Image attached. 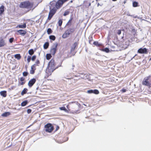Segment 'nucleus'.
Segmentation results:
<instances>
[{"mask_svg":"<svg viewBox=\"0 0 151 151\" xmlns=\"http://www.w3.org/2000/svg\"><path fill=\"white\" fill-rule=\"evenodd\" d=\"M33 3L27 1L21 2L19 6L21 8H26L30 10L33 7Z\"/></svg>","mask_w":151,"mask_h":151,"instance_id":"obj_1","label":"nucleus"},{"mask_svg":"<svg viewBox=\"0 0 151 151\" xmlns=\"http://www.w3.org/2000/svg\"><path fill=\"white\" fill-rule=\"evenodd\" d=\"M55 63L54 62V60L53 59H52L49 62L47 68L48 70L50 72H53L55 69Z\"/></svg>","mask_w":151,"mask_h":151,"instance_id":"obj_2","label":"nucleus"},{"mask_svg":"<svg viewBox=\"0 0 151 151\" xmlns=\"http://www.w3.org/2000/svg\"><path fill=\"white\" fill-rule=\"evenodd\" d=\"M54 1H53L51 3V6L52 7H53V8L50 11V12L49 13L48 16V19L49 20H50L51 19V18L53 16L55 13V12H56V9H58L55 6H54V5L53 6V5H52V3Z\"/></svg>","mask_w":151,"mask_h":151,"instance_id":"obj_3","label":"nucleus"},{"mask_svg":"<svg viewBox=\"0 0 151 151\" xmlns=\"http://www.w3.org/2000/svg\"><path fill=\"white\" fill-rule=\"evenodd\" d=\"M45 131L48 132H51L53 129V127L52 125L50 123H48L45 126Z\"/></svg>","mask_w":151,"mask_h":151,"instance_id":"obj_4","label":"nucleus"},{"mask_svg":"<svg viewBox=\"0 0 151 151\" xmlns=\"http://www.w3.org/2000/svg\"><path fill=\"white\" fill-rule=\"evenodd\" d=\"M58 46L57 43H55L52 46L50 50V53L51 55H54L56 53L57 47Z\"/></svg>","mask_w":151,"mask_h":151,"instance_id":"obj_5","label":"nucleus"},{"mask_svg":"<svg viewBox=\"0 0 151 151\" xmlns=\"http://www.w3.org/2000/svg\"><path fill=\"white\" fill-rule=\"evenodd\" d=\"M150 76H149L145 78L142 82V84L144 85L150 86V83L148 81V80L150 79Z\"/></svg>","mask_w":151,"mask_h":151,"instance_id":"obj_6","label":"nucleus"},{"mask_svg":"<svg viewBox=\"0 0 151 151\" xmlns=\"http://www.w3.org/2000/svg\"><path fill=\"white\" fill-rule=\"evenodd\" d=\"M138 52L141 54H147V49L145 48H140L138 50Z\"/></svg>","mask_w":151,"mask_h":151,"instance_id":"obj_7","label":"nucleus"},{"mask_svg":"<svg viewBox=\"0 0 151 151\" xmlns=\"http://www.w3.org/2000/svg\"><path fill=\"white\" fill-rule=\"evenodd\" d=\"M36 80L35 78H32L30 80L28 83V85L29 87H31L33 84L35 83Z\"/></svg>","mask_w":151,"mask_h":151,"instance_id":"obj_8","label":"nucleus"},{"mask_svg":"<svg viewBox=\"0 0 151 151\" xmlns=\"http://www.w3.org/2000/svg\"><path fill=\"white\" fill-rule=\"evenodd\" d=\"M77 43L76 42H75L72 45L71 50H70V52L72 54V55H74V54H73V52L74 51L76 47V46L77 45Z\"/></svg>","mask_w":151,"mask_h":151,"instance_id":"obj_9","label":"nucleus"},{"mask_svg":"<svg viewBox=\"0 0 151 151\" xmlns=\"http://www.w3.org/2000/svg\"><path fill=\"white\" fill-rule=\"evenodd\" d=\"M6 43L4 40L1 39L0 40V47L6 45Z\"/></svg>","mask_w":151,"mask_h":151,"instance_id":"obj_10","label":"nucleus"},{"mask_svg":"<svg viewBox=\"0 0 151 151\" xmlns=\"http://www.w3.org/2000/svg\"><path fill=\"white\" fill-rule=\"evenodd\" d=\"M17 32L19 34L24 36L27 33L26 31L25 30H19L17 31Z\"/></svg>","mask_w":151,"mask_h":151,"instance_id":"obj_11","label":"nucleus"},{"mask_svg":"<svg viewBox=\"0 0 151 151\" xmlns=\"http://www.w3.org/2000/svg\"><path fill=\"white\" fill-rule=\"evenodd\" d=\"M36 64H34L31 66V70H30V73L31 74H33L35 73V71L36 69L35 68Z\"/></svg>","mask_w":151,"mask_h":151,"instance_id":"obj_12","label":"nucleus"},{"mask_svg":"<svg viewBox=\"0 0 151 151\" xmlns=\"http://www.w3.org/2000/svg\"><path fill=\"white\" fill-rule=\"evenodd\" d=\"M0 94L1 96L5 97L6 96V91H1L0 92Z\"/></svg>","mask_w":151,"mask_h":151,"instance_id":"obj_13","label":"nucleus"},{"mask_svg":"<svg viewBox=\"0 0 151 151\" xmlns=\"http://www.w3.org/2000/svg\"><path fill=\"white\" fill-rule=\"evenodd\" d=\"M10 113L9 112H5L1 114V116L3 117H7L10 115Z\"/></svg>","mask_w":151,"mask_h":151,"instance_id":"obj_14","label":"nucleus"},{"mask_svg":"<svg viewBox=\"0 0 151 151\" xmlns=\"http://www.w3.org/2000/svg\"><path fill=\"white\" fill-rule=\"evenodd\" d=\"M4 6L2 5L0 7V15L2 14L4 11Z\"/></svg>","mask_w":151,"mask_h":151,"instance_id":"obj_15","label":"nucleus"},{"mask_svg":"<svg viewBox=\"0 0 151 151\" xmlns=\"http://www.w3.org/2000/svg\"><path fill=\"white\" fill-rule=\"evenodd\" d=\"M14 57L18 60H19L21 58V56L20 54H16L14 55Z\"/></svg>","mask_w":151,"mask_h":151,"instance_id":"obj_16","label":"nucleus"},{"mask_svg":"<svg viewBox=\"0 0 151 151\" xmlns=\"http://www.w3.org/2000/svg\"><path fill=\"white\" fill-rule=\"evenodd\" d=\"M28 91V89L26 88H24L22 91L21 94L22 95H23L24 94L26 93Z\"/></svg>","mask_w":151,"mask_h":151,"instance_id":"obj_17","label":"nucleus"},{"mask_svg":"<svg viewBox=\"0 0 151 151\" xmlns=\"http://www.w3.org/2000/svg\"><path fill=\"white\" fill-rule=\"evenodd\" d=\"M34 53V51L33 49H31L28 51V53L31 55H33Z\"/></svg>","mask_w":151,"mask_h":151,"instance_id":"obj_18","label":"nucleus"},{"mask_svg":"<svg viewBox=\"0 0 151 151\" xmlns=\"http://www.w3.org/2000/svg\"><path fill=\"white\" fill-rule=\"evenodd\" d=\"M49 45V44L48 42H45L44 45V48L45 49H47Z\"/></svg>","mask_w":151,"mask_h":151,"instance_id":"obj_19","label":"nucleus"},{"mask_svg":"<svg viewBox=\"0 0 151 151\" xmlns=\"http://www.w3.org/2000/svg\"><path fill=\"white\" fill-rule=\"evenodd\" d=\"M28 101H25L22 102L21 104V105L22 106H24L27 104Z\"/></svg>","mask_w":151,"mask_h":151,"instance_id":"obj_20","label":"nucleus"},{"mask_svg":"<svg viewBox=\"0 0 151 151\" xmlns=\"http://www.w3.org/2000/svg\"><path fill=\"white\" fill-rule=\"evenodd\" d=\"M51 54H46V58L47 60H49L52 57L51 55Z\"/></svg>","mask_w":151,"mask_h":151,"instance_id":"obj_21","label":"nucleus"},{"mask_svg":"<svg viewBox=\"0 0 151 151\" xmlns=\"http://www.w3.org/2000/svg\"><path fill=\"white\" fill-rule=\"evenodd\" d=\"M18 26L20 28H25L26 27V25L25 23L22 25H19Z\"/></svg>","mask_w":151,"mask_h":151,"instance_id":"obj_22","label":"nucleus"},{"mask_svg":"<svg viewBox=\"0 0 151 151\" xmlns=\"http://www.w3.org/2000/svg\"><path fill=\"white\" fill-rule=\"evenodd\" d=\"M49 38L52 40H55V37L54 35H50L49 36Z\"/></svg>","mask_w":151,"mask_h":151,"instance_id":"obj_23","label":"nucleus"},{"mask_svg":"<svg viewBox=\"0 0 151 151\" xmlns=\"http://www.w3.org/2000/svg\"><path fill=\"white\" fill-rule=\"evenodd\" d=\"M52 32V31L50 28H48L47 29V32L48 35L51 34Z\"/></svg>","mask_w":151,"mask_h":151,"instance_id":"obj_24","label":"nucleus"},{"mask_svg":"<svg viewBox=\"0 0 151 151\" xmlns=\"http://www.w3.org/2000/svg\"><path fill=\"white\" fill-rule=\"evenodd\" d=\"M138 3L137 2L134 1L133 3V6L134 7H137V6Z\"/></svg>","mask_w":151,"mask_h":151,"instance_id":"obj_25","label":"nucleus"},{"mask_svg":"<svg viewBox=\"0 0 151 151\" xmlns=\"http://www.w3.org/2000/svg\"><path fill=\"white\" fill-rule=\"evenodd\" d=\"M102 51L106 52H109V50L107 48H105L102 49Z\"/></svg>","mask_w":151,"mask_h":151,"instance_id":"obj_26","label":"nucleus"},{"mask_svg":"<svg viewBox=\"0 0 151 151\" xmlns=\"http://www.w3.org/2000/svg\"><path fill=\"white\" fill-rule=\"evenodd\" d=\"M59 109L60 110H64L65 112H66L67 111L65 107H60Z\"/></svg>","mask_w":151,"mask_h":151,"instance_id":"obj_27","label":"nucleus"},{"mask_svg":"<svg viewBox=\"0 0 151 151\" xmlns=\"http://www.w3.org/2000/svg\"><path fill=\"white\" fill-rule=\"evenodd\" d=\"M68 36V35L65 32L64 34L62 36V37L63 38H65L67 37Z\"/></svg>","mask_w":151,"mask_h":151,"instance_id":"obj_28","label":"nucleus"},{"mask_svg":"<svg viewBox=\"0 0 151 151\" xmlns=\"http://www.w3.org/2000/svg\"><path fill=\"white\" fill-rule=\"evenodd\" d=\"M31 59V57L30 56H27V61L28 63H29Z\"/></svg>","mask_w":151,"mask_h":151,"instance_id":"obj_29","label":"nucleus"},{"mask_svg":"<svg viewBox=\"0 0 151 151\" xmlns=\"http://www.w3.org/2000/svg\"><path fill=\"white\" fill-rule=\"evenodd\" d=\"M58 23L59 26H61L62 23V20L60 19L58 21Z\"/></svg>","mask_w":151,"mask_h":151,"instance_id":"obj_30","label":"nucleus"},{"mask_svg":"<svg viewBox=\"0 0 151 151\" xmlns=\"http://www.w3.org/2000/svg\"><path fill=\"white\" fill-rule=\"evenodd\" d=\"M69 13V12L68 11H65L63 14V15L64 16H66L68 15Z\"/></svg>","mask_w":151,"mask_h":151,"instance_id":"obj_31","label":"nucleus"},{"mask_svg":"<svg viewBox=\"0 0 151 151\" xmlns=\"http://www.w3.org/2000/svg\"><path fill=\"white\" fill-rule=\"evenodd\" d=\"M93 93L96 94H98L99 93V91L97 90H93Z\"/></svg>","mask_w":151,"mask_h":151,"instance_id":"obj_32","label":"nucleus"},{"mask_svg":"<svg viewBox=\"0 0 151 151\" xmlns=\"http://www.w3.org/2000/svg\"><path fill=\"white\" fill-rule=\"evenodd\" d=\"M72 18H71L70 19L68 23L67 24V25H71V22L72 20Z\"/></svg>","mask_w":151,"mask_h":151,"instance_id":"obj_33","label":"nucleus"},{"mask_svg":"<svg viewBox=\"0 0 151 151\" xmlns=\"http://www.w3.org/2000/svg\"><path fill=\"white\" fill-rule=\"evenodd\" d=\"M36 55H35L33 56L32 57V58H31L32 60L33 61H34L36 59Z\"/></svg>","mask_w":151,"mask_h":151,"instance_id":"obj_34","label":"nucleus"},{"mask_svg":"<svg viewBox=\"0 0 151 151\" xmlns=\"http://www.w3.org/2000/svg\"><path fill=\"white\" fill-rule=\"evenodd\" d=\"M65 33L68 35V36L70 34V31L69 30H68V29L65 32Z\"/></svg>","mask_w":151,"mask_h":151,"instance_id":"obj_35","label":"nucleus"},{"mask_svg":"<svg viewBox=\"0 0 151 151\" xmlns=\"http://www.w3.org/2000/svg\"><path fill=\"white\" fill-rule=\"evenodd\" d=\"M28 73L26 72H24L23 73V75L24 76H26L28 75Z\"/></svg>","mask_w":151,"mask_h":151,"instance_id":"obj_36","label":"nucleus"},{"mask_svg":"<svg viewBox=\"0 0 151 151\" xmlns=\"http://www.w3.org/2000/svg\"><path fill=\"white\" fill-rule=\"evenodd\" d=\"M40 63L39 60H37L35 64H36L35 66L37 65H38L40 64Z\"/></svg>","mask_w":151,"mask_h":151,"instance_id":"obj_37","label":"nucleus"},{"mask_svg":"<svg viewBox=\"0 0 151 151\" xmlns=\"http://www.w3.org/2000/svg\"><path fill=\"white\" fill-rule=\"evenodd\" d=\"M14 38H11L9 39V42L10 43H12L13 42Z\"/></svg>","mask_w":151,"mask_h":151,"instance_id":"obj_38","label":"nucleus"},{"mask_svg":"<svg viewBox=\"0 0 151 151\" xmlns=\"http://www.w3.org/2000/svg\"><path fill=\"white\" fill-rule=\"evenodd\" d=\"M87 93H93V90H88L87 91Z\"/></svg>","mask_w":151,"mask_h":151,"instance_id":"obj_39","label":"nucleus"},{"mask_svg":"<svg viewBox=\"0 0 151 151\" xmlns=\"http://www.w3.org/2000/svg\"><path fill=\"white\" fill-rule=\"evenodd\" d=\"M93 44L97 46L99 45L98 42L96 41H95L93 42Z\"/></svg>","mask_w":151,"mask_h":151,"instance_id":"obj_40","label":"nucleus"},{"mask_svg":"<svg viewBox=\"0 0 151 151\" xmlns=\"http://www.w3.org/2000/svg\"><path fill=\"white\" fill-rule=\"evenodd\" d=\"M68 30H69L70 31V33L73 32L74 31V29L72 28H70L69 29H68Z\"/></svg>","mask_w":151,"mask_h":151,"instance_id":"obj_41","label":"nucleus"},{"mask_svg":"<svg viewBox=\"0 0 151 151\" xmlns=\"http://www.w3.org/2000/svg\"><path fill=\"white\" fill-rule=\"evenodd\" d=\"M32 111V110L31 109H28L27 110V112L28 114H30Z\"/></svg>","mask_w":151,"mask_h":151,"instance_id":"obj_42","label":"nucleus"},{"mask_svg":"<svg viewBox=\"0 0 151 151\" xmlns=\"http://www.w3.org/2000/svg\"><path fill=\"white\" fill-rule=\"evenodd\" d=\"M117 33L119 35H120L121 33V31L120 30H118V31Z\"/></svg>","mask_w":151,"mask_h":151,"instance_id":"obj_43","label":"nucleus"},{"mask_svg":"<svg viewBox=\"0 0 151 151\" xmlns=\"http://www.w3.org/2000/svg\"><path fill=\"white\" fill-rule=\"evenodd\" d=\"M79 113V110H77L76 111H74V112H73V113H76V114L78 113Z\"/></svg>","mask_w":151,"mask_h":151,"instance_id":"obj_44","label":"nucleus"},{"mask_svg":"<svg viewBox=\"0 0 151 151\" xmlns=\"http://www.w3.org/2000/svg\"><path fill=\"white\" fill-rule=\"evenodd\" d=\"M24 78L23 77H21L20 78V81H24Z\"/></svg>","mask_w":151,"mask_h":151,"instance_id":"obj_45","label":"nucleus"},{"mask_svg":"<svg viewBox=\"0 0 151 151\" xmlns=\"http://www.w3.org/2000/svg\"><path fill=\"white\" fill-rule=\"evenodd\" d=\"M59 129V127L58 126H57L56 128V131L57 130Z\"/></svg>","mask_w":151,"mask_h":151,"instance_id":"obj_46","label":"nucleus"},{"mask_svg":"<svg viewBox=\"0 0 151 151\" xmlns=\"http://www.w3.org/2000/svg\"><path fill=\"white\" fill-rule=\"evenodd\" d=\"M122 91L123 92H126V90L125 89H123L122 90Z\"/></svg>","mask_w":151,"mask_h":151,"instance_id":"obj_47","label":"nucleus"},{"mask_svg":"<svg viewBox=\"0 0 151 151\" xmlns=\"http://www.w3.org/2000/svg\"><path fill=\"white\" fill-rule=\"evenodd\" d=\"M24 82H21V85H23V84H24Z\"/></svg>","mask_w":151,"mask_h":151,"instance_id":"obj_48","label":"nucleus"},{"mask_svg":"<svg viewBox=\"0 0 151 151\" xmlns=\"http://www.w3.org/2000/svg\"><path fill=\"white\" fill-rule=\"evenodd\" d=\"M75 66L74 65H72V67H73V68H72V69H73V67H74Z\"/></svg>","mask_w":151,"mask_h":151,"instance_id":"obj_49","label":"nucleus"},{"mask_svg":"<svg viewBox=\"0 0 151 151\" xmlns=\"http://www.w3.org/2000/svg\"><path fill=\"white\" fill-rule=\"evenodd\" d=\"M73 2V1L72 0H71L69 2V3H72Z\"/></svg>","mask_w":151,"mask_h":151,"instance_id":"obj_50","label":"nucleus"},{"mask_svg":"<svg viewBox=\"0 0 151 151\" xmlns=\"http://www.w3.org/2000/svg\"><path fill=\"white\" fill-rule=\"evenodd\" d=\"M113 1H116L117 0H112Z\"/></svg>","mask_w":151,"mask_h":151,"instance_id":"obj_51","label":"nucleus"},{"mask_svg":"<svg viewBox=\"0 0 151 151\" xmlns=\"http://www.w3.org/2000/svg\"><path fill=\"white\" fill-rule=\"evenodd\" d=\"M151 60V58H150V60Z\"/></svg>","mask_w":151,"mask_h":151,"instance_id":"obj_52","label":"nucleus"},{"mask_svg":"<svg viewBox=\"0 0 151 151\" xmlns=\"http://www.w3.org/2000/svg\"><path fill=\"white\" fill-rule=\"evenodd\" d=\"M99 4H98V6H99Z\"/></svg>","mask_w":151,"mask_h":151,"instance_id":"obj_53","label":"nucleus"}]
</instances>
